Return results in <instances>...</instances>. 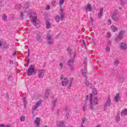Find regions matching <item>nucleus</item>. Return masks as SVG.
<instances>
[{
	"label": "nucleus",
	"instance_id": "f257e3e1",
	"mask_svg": "<svg viewBox=\"0 0 127 127\" xmlns=\"http://www.w3.org/2000/svg\"><path fill=\"white\" fill-rule=\"evenodd\" d=\"M98 104V98L94 97V100H93V94H90V102L89 103V108L93 111L94 110V108H95V106L97 105Z\"/></svg>",
	"mask_w": 127,
	"mask_h": 127
},
{
	"label": "nucleus",
	"instance_id": "f03ea898",
	"mask_svg": "<svg viewBox=\"0 0 127 127\" xmlns=\"http://www.w3.org/2000/svg\"><path fill=\"white\" fill-rule=\"evenodd\" d=\"M30 20L33 22V25L34 26H37V24H36V20H37V14L34 13L31 15Z\"/></svg>",
	"mask_w": 127,
	"mask_h": 127
},
{
	"label": "nucleus",
	"instance_id": "7ed1b4c3",
	"mask_svg": "<svg viewBox=\"0 0 127 127\" xmlns=\"http://www.w3.org/2000/svg\"><path fill=\"white\" fill-rule=\"evenodd\" d=\"M111 18L114 21H118L119 20V18H120V15L118 14V11H114L112 14Z\"/></svg>",
	"mask_w": 127,
	"mask_h": 127
},
{
	"label": "nucleus",
	"instance_id": "20e7f679",
	"mask_svg": "<svg viewBox=\"0 0 127 127\" xmlns=\"http://www.w3.org/2000/svg\"><path fill=\"white\" fill-rule=\"evenodd\" d=\"M84 68L81 69V74L83 77H85V78H87V73H88V71H87V62L84 61Z\"/></svg>",
	"mask_w": 127,
	"mask_h": 127
},
{
	"label": "nucleus",
	"instance_id": "39448f33",
	"mask_svg": "<svg viewBox=\"0 0 127 127\" xmlns=\"http://www.w3.org/2000/svg\"><path fill=\"white\" fill-rule=\"evenodd\" d=\"M35 72V68L33 65H31L30 67H29L28 69V71L27 72V74L28 76H31L32 74H33Z\"/></svg>",
	"mask_w": 127,
	"mask_h": 127
},
{
	"label": "nucleus",
	"instance_id": "423d86ee",
	"mask_svg": "<svg viewBox=\"0 0 127 127\" xmlns=\"http://www.w3.org/2000/svg\"><path fill=\"white\" fill-rule=\"evenodd\" d=\"M60 78L61 80H63L62 81V86H63L64 87L65 86H67V85H68V84L69 83V80L67 78H64L63 79V75H61Z\"/></svg>",
	"mask_w": 127,
	"mask_h": 127
},
{
	"label": "nucleus",
	"instance_id": "0eeeda50",
	"mask_svg": "<svg viewBox=\"0 0 127 127\" xmlns=\"http://www.w3.org/2000/svg\"><path fill=\"white\" fill-rule=\"evenodd\" d=\"M111 107V97L108 96V100L105 104L104 109L105 110H108V108Z\"/></svg>",
	"mask_w": 127,
	"mask_h": 127
},
{
	"label": "nucleus",
	"instance_id": "6e6552de",
	"mask_svg": "<svg viewBox=\"0 0 127 127\" xmlns=\"http://www.w3.org/2000/svg\"><path fill=\"white\" fill-rule=\"evenodd\" d=\"M44 73H45L44 69H39L38 73V78H40V79L43 78V77H44Z\"/></svg>",
	"mask_w": 127,
	"mask_h": 127
},
{
	"label": "nucleus",
	"instance_id": "1a4fd4ad",
	"mask_svg": "<svg viewBox=\"0 0 127 127\" xmlns=\"http://www.w3.org/2000/svg\"><path fill=\"white\" fill-rule=\"evenodd\" d=\"M47 40L48 44L51 45L53 42H54V40L52 39V36L50 35H47Z\"/></svg>",
	"mask_w": 127,
	"mask_h": 127
},
{
	"label": "nucleus",
	"instance_id": "9d476101",
	"mask_svg": "<svg viewBox=\"0 0 127 127\" xmlns=\"http://www.w3.org/2000/svg\"><path fill=\"white\" fill-rule=\"evenodd\" d=\"M73 65H74V59H70L67 61V65H68L70 68H73Z\"/></svg>",
	"mask_w": 127,
	"mask_h": 127
},
{
	"label": "nucleus",
	"instance_id": "9b49d317",
	"mask_svg": "<svg viewBox=\"0 0 127 127\" xmlns=\"http://www.w3.org/2000/svg\"><path fill=\"white\" fill-rule=\"evenodd\" d=\"M120 48L122 50H126L127 49V45L125 43L122 42L120 44Z\"/></svg>",
	"mask_w": 127,
	"mask_h": 127
},
{
	"label": "nucleus",
	"instance_id": "f8f14e48",
	"mask_svg": "<svg viewBox=\"0 0 127 127\" xmlns=\"http://www.w3.org/2000/svg\"><path fill=\"white\" fill-rule=\"evenodd\" d=\"M120 93H117L114 97V101L116 102V103H118L120 101Z\"/></svg>",
	"mask_w": 127,
	"mask_h": 127
},
{
	"label": "nucleus",
	"instance_id": "ddd939ff",
	"mask_svg": "<svg viewBox=\"0 0 127 127\" xmlns=\"http://www.w3.org/2000/svg\"><path fill=\"white\" fill-rule=\"evenodd\" d=\"M40 104H41V101H37L36 103V105L33 106V110L34 111H35V110H36L37 108L39 107V106H40Z\"/></svg>",
	"mask_w": 127,
	"mask_h": 127
},
{
	"label": "nucleus",
	"instance_id": "4468645a",
	"mask_svg": "<svg viewBox=\"0 0 127 127\" xmlns=\"http://www.w3.org/2000/svg\"><path fill=\"white\" fill-rule=\"evenodd\" d=\"M85 9L87 11H92V10H93V8H92V6L91 5V4L89 3L87 4V6L85 8Z\"/></svg>",
	"mask_w": 127,
	"mask_h": 127
},
{
	"label": "nucleus",
	"instance_id": "2eb2a0df",
	"mask_svg": "<svg viewBox=\"0 0 127 127\" xmlns=\"http://www.w3.org/2000/svg\"><path fill=\"white\" fill-rule=\"evenodd\" d=\"M35 124H36V127H39V124L40 123V118H37L34 121Z\"/></svg>",
	"mask_w": 127,
	"mask_h": 127
},
{
	"label": "nucleus",
	"instance_id": "dca6fc26",
	"mask_svg": "<svg viewBox=\"0 0 127 127\" xmlns=\"http://www.w3.org/2000/svg\"><path fill=\"white\" fill-rule=\"evenodd\" d=\"M117 79L119 83H123V81H124V77H123V75L119 74L118 76Z\"/></svg>",
	"mask_w": 127,
	"mask_h": 127
},
{
	"label": "nucleus",
	"instance_id": "f3484780",
	"mask_svg": "<svg viewBox=\"0 0 127 127\" xmlns=\"http://www.w3.org/2000/svg\"><path fill=\"white\" fill-rule=\"evenodd\" d=\"M58 127H65V123L63 121H61L59 122V124L57 125Z\"/></svg>",
	"mask_w": 127,
	"mask_h": 127
},
{
	"label": "nucleus",
	"instance_id": "a211bd4d",
	"mask_svg": "<svg viewBox=\"0 0 127 127\" xmlns=\"http://www.w3.org/2000/svg\"><path fill=\"white\" fill-rule=\"evenodd\" d=\"M104 12V8H101L99 12L98 13V18H101L102 17V15H103V12Z\"/></svg>",
	"mask_w": 127,
	"mask_h": 127
},
{
	"label": "nucleus",
	"instance_id": "6ab92c4d",
	"mask_svg": "<svg viewBox=\"0 0 127 127\" xmlns=\"http://www.w3.org/2000/svg\"><path fill=\"white\" fill-rule=\"evenodd\" d=\"M41 37H42V35L41 33L38 34L37 35L36 39L38 41H42V38Z\"/></svg>",
	"mask_w": 127,
	"mask_h": 127
},
{
	"label": "nucleus",
	"instance_id": "aec40b11",
	"mask_svg": "<svg viewBox=\"0 0 127 127\" xmlns=\"http://www.w3.org/2000/svg\"><path fill=\"white\" fill-rule=\"evenodd\" d=\"M111 30L113 32H116L119 30V28L114 25L111 26Z\"/></svg>",
	"mask_w": 127,
	"mask_h": 127
},
{
	"label": "nucleus",
	"instance_id": "412c9836",
	"mask_svg": "<svg viewBox=\"0 0 127 127\" xmlns=\"http://www.w3.org/2000/svg\"><path fill=\"white\" fill-rule=\"evenodd\" d=\"M127 109H124L121 113V116H127Z\"/></svg>",
	"mask_w": 127,
	"mask_h": 127
},
{
	"label": "nucleus",
	"instance_id": "4be33fe9",
	"mask_svg": "<svg viewBox=\"0 0 127 127\" xmlns=\"http://www.w3.org/2000/svg\"><path fill=\"white\" fill-rule=\"evenodd\" d=\"M61 20H63L64 16H65V15L64 14V12H63V9H61Z\"/></svg>",
	"mask_w": 127,
	"mask_h": 127
},
{
	"label": "nucleus",
	"instance_id": "5701e85b",
	"mask_svg": "<svg viewBox=\"0 0 127 127\" xmlns=\"http://www.w3.org/2000/svg\"><path fill=\"white\" fill-rule=\"evenodd\" d=\"M123 36H121V35H120L119 34L118 35V36H117L116 38H115V41H119V40H122V39H123Z\"/></svg>",
	"mask_w": 127,
	"mask_h": 127
},
{
	"label": "nucleus",
	"instance_id": "b1692460",
	"mask_svg": "<svg viewBox=\"0 0 127 127\" xmlns=\"http://www.w3.org/2000/svg\"><path fill=\"white\" fill-rule=\"evenodd\" d=\"M46 25L47 29H50V27H51V23L49 21H47L46 22Z\"/></svg>",
	"mask_w": 127,
	"mask_h": 127
},
{
	"label": "nucleus",
	"instance_id": "393cba45",
	"mask_svg": "<svg viewBox=\"0 0 127 127\" xmlns=\"http://www.w3.org/2000/svg\"><path fill=\"white\" fill-rule=\"evenodd\" d=\"M45 97L46 99L49 97V89L46 90V92L45 93Z\"/></svg>",
	"mask_w": 127,
	"mask_h": 127
},
{
	"label": "nucleus",
	"instance_id": "a878e982",
	"mask_svg": "<svg viewBox=\"0 0 127 127\" xmlns=\"http://www.w3.org/2000/svg\"><path fill=\"white\" fill-rule=\"evenodd\" d=\"M22 6L20 4H17L15 6V9H17L18 10H19V9H20V8H21Z\"/></svg>",
	"mask_w": 127,
	"mask_h": 127
},
{
	"label": "nucleus",
	"instance_id": "bb28decb",
	"mask_svg": "<svg viewBox=\"0 0 127 127\" xmlns=\"http://www.w3.org/2000/svg\"><path fill=\"white\" fill-rule=\"evenodd\" d=\"M65 119L68 120L69 119V117H70L69 114L70 112L67 111L65 112Z\"/></svg>",
	"mask_w": 127,
	"mask_h": 127
},
{
	"label": "nucleus",
	"instance_id": "cd10ccee",
	"mask_svg": "<svg viewBox=\"0 0 127 127\" xmlns=\"http://www.w3.org/2000/svg\"><path fill=\"white\" fill-rule=\"evenodd\" d=\"M119 34L120 35V36H123V35L126 34V31L121 30L119 32Z\"/></svg>",
	"mask_w": 127,
	"mask_h": 127
},
{
	"label": "nucleus",
	"instance_id": "c85d7f7f",
	"mask_svg": "<svg viewBox=\"0 0 127 127\" xmlns=\"http://www.w3.org/2000/svg\"><path fill=\"white\" fill-rule=\"evenodd\" d=\"M7 19V17L6 16V15L4 14L2 17V20H3L4 21H6Z\"/></svg>",
	"mask_w": 127,
	"mask_h": 127
},
{
	"label": "nucleus",
	"instance_id": "c756f323",
	"mask_svg": "<svg viewBox=\"0 0 127 127\" xmlns=\"http://www.w3.org/2000/svg\"><path fill=\"white\" fill-rule=\"evenodd\" d=\"M64 2H65V0H60V2H59L60 6H62V5H63V4L64 3Z\"/></svg>",
	"mask_w": 127,
	"mask_h": 127
},
{
	"label": "nucleus",
	"instance_id": "7c9ffc66",
	"mask_svg": "<svg viewBox=\"0 0 127 127\" xmlns=\"http://www.w3.org/2000/svg\"><path fill=\"white\" fill-rule=\"evenodd\" d=\"M55 19H56L57 22H59V21H60V16L57 15V16L55 18Z\"/></svg>",
	"mask_w": 127,
	"mask_h": 127
},
{
	"label": "nucleus",
	"instance_id": "2f4dec72",
	"mask_svg": "<svg viewBox=\"0 0 127 127\" xmlns=\"http://www.w3.org/2000/svg\"><path fill=\"white\" fill-rule=\"evenodd\" d=\"M62 68H63V63H61L59 64V69L62 70Z\"/></svg>",
	"mask_w": 127,
	"mask_h": 127
},
{
	"label": "nucleus",
	"instance_id": "473e14b6",
	"mask_svg": "<svg viewBox=\"0 0 127 127\" xmlns=\"http://www.w3.org/2000/svg\"><path fill=\"white\" fill-rule=\"evenodd\" d=\"M114 65H115L116 67L119 65V61L118 60L115 61Z\"/></svg>",
	"mask_w": 127,
	"mask_h": 127
},
{
	"label": "nucleus",
	"instance_id": "72a5a7b5",
	"mask_svg": "<svg viewBox=\"0 0 127 127\" xmlns=\"http://www.w3.org/2000/svg\"><path fill=\"white\" fill-rule=\"evenodd\" d=\"M82 43L83 44V45L82 46V47L86 49V42H85V40H82Z\"/></svg>",
	"mask_w": 127,
	"mask_h": 127
},
{
	"label": "nucleus",
	"instance_id": "f704fd0d",
	"mask_svg": "<svg viewBox=\"0 0 127 127\" xmlns=\"http://www.w3.org/2000/svg\"><path fill=\"white\" fill-rule=\"evenodd\" d=\"M20 120L21 122H24V121H25V117L24 116H22L20 117Z\"/></svg>",
	"mask_w": 127,
	"mask_h": 127
},
{
	"label": "nucleus",
	"instance_id": "c9c22d12",
	"mask_svg": "<svg viewBox=\"0 0 127 127\" xmlns=\"http://www.w3.org/2000/svg\"><path fill=\"white\" fill-rule=\"evenodd\" d=\"M84 84L86 85V86H89V80L88 79H86L84 82Z\"/></svg>",
	"mask_w": 127,
	"mask_h": 127
},
{
	"label": "nucleus",
	"instance_id": "e433bc0d",
	"mask_svg": "<svg viewBox=\"0 0 127 127\" xmlns=\"http://www.w3.org/2000/svg\"><path fill=\"white\" fill-rule=\"evenodd\" d=\"M120 113H118L117 116L116 121L119 122V121H120Z\"/></svg>",
	"mask_w": 127,
	"mask_h": 127
},
{
	"label": "nucleus",
	"instance_id": "4c0bfd02",
	"mask_svg": "<svg viewBox=\"0 0 127 127\" xmlns=\"http://www.w3.org/2000/svg\"><path fill=\"white\" fill-rule=\"evenodd\" d=\"M92 93L93 95H97V94H98V92H97V90L96 89H93L92 91Z\"/></svg>",
	"mask_w": 127,
	"mask_h": 127
},
{
	"label": "nucleus",
	"instance_id": "58836bf2",
	"mask_svg": "<svg viewBox=\"0 0 127 127\" xmlns=\"http://www.w3.org/2000/svg\"><path fill=\"white\" fill-rule=\"evenodd\" d=\"M106 50L107 52H110V47L109 46H107L106 48Z\"/></svg>",
	"mask_w": 127,
	"mask_h": 127
},
{
	"label": "nucleus",
	"instance_id": "ea45409f",
	"mask_svg": "<svg viewBox=\"0 0 127 127\" xmlns=\"http://www.w3.org/2000/svg\"><path fill=\"white\" fill-rule=\"evenodd\" d=\"M26 100V99L25 98V97H23V101L24 102V104L25 107V106H26V104H27Z\"/></svg>",
	"mask_w": 127,
	"mask_h": 127
},
{
	"label": "nucleus",
	"instance_id": "a19ab883",
	"mask_svg": "<svg viewBox=\"0 0 127 127\" xmlns=\"http://www.w3.org/2000/svg\"><path fill=\"white\" fill-rule=\"evenodd\" d=\"M90 20L89 21V22L90 24H93V22H94V20H93V18H91V17H90Z\"/></svg>",
	"mask_w": 127,
	"mask_h": 127
},
{
	"label": "nucleus",
	"instance_id": "79ce46f5",
	"mask_svg": "<svg viewBox=\"0 0 127 127\" xmlns=\"http://www.w3.org/2000/svg\"><path fill=\"white\" fill-rule=\"evenodd\" d=\"M56 102H57V100H55L54 101L53 105V108H54V107H56V104L55 103Z\"/></svg>",
	"mask_w": 127,
	"mask_h": 127
},
{
	"label": "nucleus",
	"instance_id": "37998d69",
	"mask_svg": "<svg viewBox=\"0 0 127 127\" xmlns=\"http://www.w3.org/2000/svg\"><path fill=\"white\" fill-rule=\"evenodd\" d=\"M28 7H29V4L27 3L25 5V8H28Z\"/></svg>",
	"mask_w": 127,
	"mask_h": 127
},
{
	"label": "nucleus",
	"instance_id": "c03bdc74",
	"mask_svg": "<svg viewBox=\"0 0 127 127\" xmlns=\"http://www.w3.org/2000/svg\"><path fill=\"white\" fill-rule=\"evenodd\" d=\"M82 123L81 124H85V122H86V118H82Z\"/></svg>",
	"mask_w": 127,
	"mask_h": 127
},
{
	"label": "nucleus",
	"instance_id": "a18cd8bd",
	"mask_svg": "<svg viewBox=\"0 0 127 127\" xmlns=\"http://www.w3.org/2000/svg\"><path fill=\"white\" fill-rule=\"evenodd\" d=\"M107 37H108V38L111 37V33L109 32L107 33Z\"/></svg>",
	"mask_w": 127,
	"mask_h": 127
},
{
	"label": "nucleus",
	"instance_id": "49530a36",
	"mask_svg": "<svg viewBox=\"0 0 127 127\" xmlns=\"http://www.w3.org/2000/svg\"><path fill=\"white\" fill-rule=\"evenodd\" d=\"M82 111H83V112H85L86 111V105H84L82 107Z\"/></svg>",
	"mask_w": 127,
	"mask_h": 127
},
{
	"label": "nucleus",
	"instance_id": "de8ad7c7",
	"mask_svg": "<svg viewBox=\"0 0 127 127\" xmlns=\"http://www.w3.org/2000/svg\"><path fill=\"white\" fill-rule=\"evenodd\" d=\"M23 12H21V14H20V18L22 19H23Z\"/></svg>",
	"mask_w": 127,
	"mask_h": 127
},
{
	"label": "nucleus",
	"instance_id": "09e8293b",
	"mask_svg": "<svg viewBox=\"0 0 127 127\" xmlns=\"http://www.w3.org/2000/svg\"><path fill=\"white\" fill-rule=\"evenodd\" d=\"M65 112H70V108L68 107H66Z\"/></svg>",
	"mask_w": 127,
	"mask_h": 127
},
{
	"label": "nucleus",
	"instance_id": "8fccbe9b",
	"mask_svg": "<svg viewBox=\"0 0 127 127\" xmlns=\"http://www.w3.org/2000/svg\"><path fill=\"white\" fill-rule=\"evenodd\" d=\"M72 80H70V81H69V85H68L69 88H70V87H71V86H72Z\"/></svg>",
	"mask_w": 127,
	"mask_h": 127
},
{
	"label": "nucleus",
	"instance_id": "3c124183",
	"mask_svg": "<svg viewBox=\"0 0 127 127\" xmlns=\"http://www.w3.org/2000/svg\"><path fill=\"white\" fill-rule=\"evenodd\" d=\"M55 3H56V1H53L52 2V5H53V6H55Z\"/></svg>",
	"mask_w": 127,
	"mask_h": 127
},
{
	"label": "nucleus",
	"instance_id": "603ef678",
	"mask_svg": "<svg viewBox=\"0 0 127 127\" xmlns=\"http://www.w3.org/2000/svg\"><path fill=\"white\" fill-rule=\"evenodd\" d=\"M9 63L10 65L13 64V61H12V60H10L9 61Z\"/></svg>",
	"mask_w": 127,
	"mask_h": 127
},
{
	"label": "nucleus",
	"instance_id": "864d4df0",
	"mask_svg": "<svg viewBox=\"0 0 127 127\" xmlns=\"http://www.w3.org/2000/svg\"><path fill=\"white\" fill-rule=\"evenodd\" d=\"M16 55V51H14L13 53V56H15Z\"/></svg>",
	"mask_w": 127,
	"mask_h": 127
},
{
	"label": "nucleus",
	"instance_id": "5fc2aeb1",
	"mask_svg": "<svg viewBox=\"0 0 127 127\" xmlns=\"http://www.w3.org/2000/svg\"><path fill=\"white\" fill-rule=\"evenodd\" d=\"M108 45H112V42L111 41H108Z\"/></svg>",
	"mask_w": 127,
	"mask_h": 127
},
{
	"label": "nucleus",
	"instance_id": "6e6d98bb",
	"mask_svg": "<svg viewBox=\"0 0 127 127\" xmlns=\"http://www.w3.org/2000/svg\"><path fill=\"white\" fill-rule=\"evenodd\" d=\"M67 51H68V52H69V53H70V52H71V49H70V48H68L67 49Z\"/></svg>",
	"mask_w": 127,
	"mask_h": 127
},
{
	"label": "nucleus",
	"instance_id": "4d7b16f0",
	"mask_svg": "<svg viewBox=\"0 0 127 127\" xmlns=\"http://www.w3.org/2000/svg\"><path fill=\"white\" fill-rule=\"evenodd\" d=\"M76 55H77V54H76V53H74V54H73V59H74V58H76Z\"/></svg>",
	"mask_w": 127,
	"mask_h": 127
},
{
	"label": "nucleus",
	"instance_id": "13d9d810",
	"mask_svg": "<svg viewBox=\"0 0 127 127\" xmlns=\"http://www.w3.org/2000/svg\"><path fill=\"white\" fill-rule=\"evenodd\" d=\"M46 9H50V5H48L47 6Z\"/></svg>",
	"mask_w": 127,
	"mask_h": 127
},
{
	"label": "nucleus",
	"instance_id": "bf43d9fd",
	"mask_svg": "<svg viewBox=\"0 0 127 127\" xmlns=\"http://www.w3.org/2000/svg\"><path fill=\"white\" fill-rule=\"evenodd\" d=\"M28 64H29V60H28L27 63L26 64V65H27V67L28 66Z\"/></svg>",
	"mask_w": 127,
	"mask_h": 127
},
{
	"label": "nucleus",
	"instance_id": "052dcab7",
	"mask_svg": "<svg viewBox=\"0 0 127 127\" xmlns=\"http://www.w3.org/2000/svg\"><path fill=\"white\" fill-rule=\"evenodd\" d=\"M108 22H110V23H112V19H108Z\"/></svg>",
	"mask_w": 127,
	"mask_h": 127
},
{
	"label": "nucleus",
	"instance_id": "680f3d73",
	"mask_svg": "<svg viewBox=\"0 0 127 127\" xmlns=\"http://www.w3.org/2000/svg\"><path fill=\"white\" fill-rule=\"evenodd\" d=\"M5 126L4 125H0V127H4Z\"/></svg>",
	"mask_w": 127,
	"mask_h": 127
},
{
	"label": "nucleus",
	"instance_id": "e2e57ef3",
	"mask_svg": "<svg viewBox=\"0 0 127 127\" xmlns=\"http://www.w3.org/2000/svg\"><path fill=\"white\" fill-rule=\"evenodd\" d=\"M2 46V43L1 42V41H0V47Z\"/></svg>",
	"mask_w": 127,
	"mask_h": 127
},
{
	"label": "nucleus",
	"instance_id": "0e129e2a",
	"mask_svg": "<svg viewBox=\"0 0 127 127\" xmlns=\"http://www.w3.org/2000/svg\"><path fill=\"white\" fill-rule=\"evenodd\" d=\"M5 127H10V125H6Z\"/></svg>",
	"mask_w": 127,
	"mask_h": 127
},
{
	"label": "nucleus",
	"instance_id": "69168bd1",
	"mask_svg": "<svg viewBox=\"0 0 127 127\" xmlns=\"http://www.w3.org/2000/svg\"><path fill=\"white\" fill-rule=\"evenodd\" d=\"M11 78V75H9L8 79H10Z\"/></svg>",
	"mask_w": 127,
	"mask_h": 127
},
{
	"label": "nucleus",
	"instance_id": "338daca9",
	"mask_svg": "<svg viewBox=\"0 0 127 127\" xmlns=\"http://www.w3.org/2000/svg\"><path fill=\"white\" fill-rule=\"evenodd\" d=\"M80 127H85V126H83V124H81V125Z\"/></svg>",
	"mask_w": 127,
	"mask_h": 127
},
{
	"label": "nucleus",
	"instance_id": "774afa93",
	"mask_svg": "<svg viewBox=\"0 0 127 127\" xmlns=\"http://www.w3.org/2000/svg\"><path fill=\"white\" fill-rule=\"evenodd\" d=\"M121 2H123V1H124V0H120Z\"/></svg>",
	"mask_w": 127,
	"mask_h": 127
}]
</instances>
